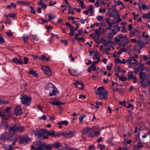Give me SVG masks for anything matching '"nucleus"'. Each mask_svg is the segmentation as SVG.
I'll use <instances>...</instances> for the list:
<instances>
[{
    "label": "nucleus",
    "instance_id": "obj_1",
    "mask_svg": "<svg viewBox=\"0 0 150 150\" xmlns=\"http://www.w3.org/2000/svg\"><path fill=\"white\" fill-rule=\"evenodd\" d=\"M148 75L145 72L141 71L139 74L140 83L141 86L144 88L149 86L150 84V80L148 79Z\"/></svg>",
    "mask_w": 150,
    "mask_h": 150
},
{
    "label": "nucleus",
    "instance_id": "obj_2",
    "mask_svg": "<svg viewBox=\"0 0 150 150\" xmlns=\"http://www.w3.org/2000/svg\"><path fill=\"white\" fill-rule=\"evenodd\" d=\"M96 94L99 96V98L101 99H106L108 97V92L105 90L103 86L99 87L96 91Z\"/></svg>",
    "mask_w": 150,
    "mask_h": 150
},
{
    "label": "nucleus",
    "instance_id": "obj_3",
    "mask_svg": "<svg viewBox=\"0 0 150 150\" xmlns=\"http://www.w3.org/2000/svg\"><path fill=\"white\" fill-rule=\"evenodd\" d=\"M33 144L34 146H38L42 150H51L52 148V144H46L45 142H42L39 141L34 142Z\"/></svg>",
    "mask_w": 150,
    "mask_h": 150
},
{
    "label": "nucleus",
    "instance_id": "obj_4",
    "mask_svg": "<svg viewBox=\"0 0 150 150\" xmlns=\"http://www.w3.org/2000/svg\"><path fill=\"white\" fill-rule=\"evenodd\" d=\"M47 87L49 91L52 90V92L49 93V96H55L59 94V92L57 89L54 86L53 84L49 83Z\"/></svg>",
    "mask_w": 150,
    "mask_h": 150
},
{
    "label": "nucleus",
    "instance_id": "obj_5",
    "mask_svg": "<svg viewBox=\"0 0 150 150\" xmlns=\"http://www.w3.org/2000/svg\"><path fill=\"white\" fill-rule=\"evenodd\" d=\"M21 103L26 105H29L30 103L31 98L26 95H22L20 97Z\"/></svg>",
    "mask_w": 150,
    "mask_h": 150
},
{
    "label": "nucleus",
    "instance_id": "obj_6",
    "mask_svg": "<svg viewBox=\"0 0 150 150\" xmlns=\"http://www.w3.org/2000/svg\"><path fill=\"white\" fill-rule=\"evenodd\" d=\"M13 139V135L9 134L8 133L5 132L4 133L0 135V139Z\"/></svg>",
    "mask_w": 150,
    "mask_h": 150
},
{
    "label": "nucleus",
    "instance_id": "obj_7",
    "mask_svg": "<svg viewBox=\"0 0 150 150\" xmlns=\"http://www.w3.org/2000/svg\"><path fill=\"white\" fill-rule=\"evenodd\" d=\"M76 132V131H70L67 133L63 132V136L67 138H69L74 136Z\"/></svg>",
    "mask_w": 150,
    "mask_h": 150
},
{
    "label": "nucleus",
    "instance_id": "obj_8",
    "mask_svg": "<svg viewBox=\"0 0 150 150\" xmlns=\"http://www.w3.org/2000/svg\"><path fill=\"white\" fill-rule=\"evenodd\" d=\"M128 61L129 62L127 64L129 66L131 64H135L136 65H137V60L135 59L134 57H129L128 58Z\"/></svg>",
    "mask_w": 150,
    "mask_h": 150
},
{
    "label": "nucleus",
    "instance_id": "obj_9",
    "mask_svg": "<svg viewBox=\"0 0 150 150\" xmlns=\"http://www.w3.org/2000/svg\"><path fill=\"white\" fill-rule=\"evenodd\" d=\"M13 113L17 116L21 115L22 113V111L20 106L16 107L13 110Z\"/></svg>",
    "mask_w": 150,
    "mask_h": 150
},
{
    "label": "nucleus",
    "instance_id": "obj_10",
    "mask_svg": "<svg viewBox=\"0 0 150 150\" xmlns=\"http://www.w3.org/2000/svg\"><path fill=\"white\" fill-rule=\"evenodd\" d=\"M118 37L120 39H124L125 40L124 45H126L129 42V39L127 35H124L122 34H120L118 36Z\"/></svg>",
    "mask_w": 150,
    "mask_h": 150
},
{
    "label": "nucleus",
    "instance_id": "obj_11",
    "mask_svg": "<svg viewBox=\"0 0 150 150\" xmlns=\"http://www.w3.org/2000/svg\"><path fill=\"white\" fill-rule=\"evenodd\" d=\"M74 85L76 87L80 89H83V88L84 85L83 82L80 83L79 82L75 81V82L74 83Z\"/></svg>",
    "mask_w": 150,
    "mask_h": 150
},
{
    "label": "nucleus",
    "instance_id": "obj_12",
    "mask_svg": "<svg viewBox=\"0 0 150 150\" xmlns=\"http://www.w3.org/2000/svg\"><path fill=\"white\" fill-rule=\"evenodd\" d=\"M148 41H146L145 42H143L142 40H138L137 43L138 45L139 46L140 49L142 48L146 45L147 44L149 43V42L150 41V40L148 39Z\"/></svg>",
    "mask_w": 150,
    "mask_h": 150
},
{
    "label": "nucleus",
    "instance_id": "obj_13",
    "mask_svg": "<svg viewBox=\"0 0 150 150\" xmlns=\"http://www.w3.org/2000/svg\"><path fill=\"white\" fill-rule=\"evenodd\" d=\"M91 131L88 134L89 137H96L99 135V132H97V131H93V130Z\"/></svg>",
    "mask_w": 150,
    "mask_h": 150
},
{
    "label": "nucleus",
    "instance_id": "obj_14",
    "mask_svg": "<svg viewBox=\"0 0 150 150\" xmlns=\"http://www.w3.org/2000/svg\"><path fill=\"white\" fill-rule=\"evenodd\" d=\"M13 62L16 64H23V61L20 58L18 59L16 57L13 58L12 59Z\"/></svg>",
    "mask_w": 150,
    "mask_h": 150
},
{
    "label": "nucleus",
    "instance_id": "obj_15",
    "mask_svg": "<svg viewBox=\"0 0 150 150\" xmlns=\"http://www.w3.org/2000/svg\"><path fill=\"white\" fill-rule=\"evenodd\" d=\"M29 140V138L28 137H24L22 138L20 141V143L21 144H24L27 143Z\"/></svg>",
    "mask_w": 150,
    "mask_h": 150
},
{
    "label": "nucleus",
    "instance_id": "obj_16",
    "mask_svg": "<svg viewBox=\"0 0 150 150\" xmlns=\"http://www.w3.org/2000/svg\"><path fill=\"white\" fill-rule=\"evenodd\" d=\"M95 128H88V127L84 129L83 131L82 132V133L83 134H87L91 130H94Z\"/></svg>",
    "mask_w": 150,
    "mask_h": 150
},
{
    "label": "nucleus",
    "instance_id": "obj_17",
    "mask_svg": "<svg viewBox=\"0 0 150 150\" xmlns=\"http://www.w3.org/2000/svg\"><path fill=\"white\" fill-rule=\"evenodd\" d=\"M43 131L45 132V133H46L47 135L49 136H53L54 137V132L53 130H51L50 131H48L46 129H44Z\"/></svg>",
    "mask_w": 150,
    "mask_h": 150
},
{
    "label": "nucleus",
    "instance_id": "obj_18",
    "mask_svg": "<svg viewBox=\"0 0 150 150\" xmlns=\"http://www.w3.org/2000/svg\"><path fill=\"white\" fill-rule=\"evenodd\" d=\"M11 132H17V127H16V125H13L12 127H9L8 133L9 134H11Z\"/></svg>",
    "mask_w": 150,
    "mask_h": 150
},
{
    "label": "nucleus",
    "instance_id": "obj_19",
    "mask_svg": "<svg viewBox=\"0 0 150 150\" xmlns=\"http://www.w3.org/2000/svg\"><path fill=\"white\" fill-rule=\"evenodd\" d=\"M35 135L38 138L42 139V133L38 130L36 131Z\"/></svg>",
    "mask_w": 150,
    "mask_h": 150
},
{
    "label": "nucleus",
    "instance_id": "obj_20",
    "mask_svg": "<svg viewBox=\"0 0 150 150\" xmlns=\"http://www.w3.org/2000/svg\"><path fill=\"white\" fill-rule=\"evenodd\" d=\"M128 78L127 80L129 81V79H132V78L134 76V72L133 71H129L128 73Z\"/></svg>",
    "mask_w": 150,
    "mask_h": 150
},
{
    "label": "nucleus",
    "instance_id": "obj_21",
    "mask_svg": "<svg viewBox=\"0 0 150 150\" xmlns=\"http://www.w3.org/2000/svg\"><path fill=\"white\" fill-rule=\"evenodd\" d=\"M69 73L73 76H76L78 75L77 71L76 70H71L70 69L68 70Z\"/></svg>",
    "mask_w": 150,
    "mask_h": 150
},
{
    "label": "nucleus",
    "instance_id": "obj_22",
    "mask_svg": "<svg viewBox=\"0 0 150 150\" xmlns=\"http://www.w3.org/2000/svg\"><path fill=\"white\" fill-rule=\"evenodd\" d=\"M25 127L22 126H19L17 127V132H22L25 130Z\"/></svg>",
    "mask_w": 150,
    "mask_h": 150
},
{
    "label": "nucleus",
    "instance_id": "obj_23",
    "mask_svg": "<svg viewBox=\"0 0 150 150\" xmlns=\"http://www.w3.org/2000/svg\"><path fill=\"white\" fill-rule=\"evenodd\" d=\"M17 3L20 4L22 5L25 6H28L29 4V3L27 1H18L17 2Z\"/></svg>",
    "mask_w": 150,
    "mask_h": 150
},
{
    "label": "nucleus",
    "instance_id": "obj_24",
    "mask_svg": "<svg viewBox=\"0 0 150 150\" xmlns=\"http://www.w3.org/2000/svg\"><path fill=\"white\" fill-rule=\"evenodd\" d=\"M0 117L4 120H6L8 119L7 116L4 112H1L0 111Z\"/></svg>",
    "mask_w": 150,
    "mask_h": 150
},
{
    "label": "nucleus",
    "instance_id": "obj_25",
    "mask_svg": "<svg viewBox=\"0 0 150 150\" xmlns=\"http://www.w3.org/2000/svg\"><path fill=\"white\" fill-rule=\"evenodd\" d=\"M9 101L8 100H4L2 98H0V105L4 104H7L9 103Z\"/></svg>",
    "mask_w": 150,
    "mask_h": 150
},
{
    "label": "nucleus",
    "instance_id": "obj_26",
    "mask_svg": "<svg viewBox=\"0 0 150 150\" xmlns=\"http://www.w3.org/2000/svg\"><path fill=\"white\" fill-rule=\"evenodd\" d=\"M138 33H139V31L137 29H134L130 33L129 35L132 37H134L135 36V34Z\"/></svg>",
    "mask_w": 150,
    "mask_h": 150
},
{
    "label": "nucleus",
    "instance_id": "obj_27",
    "mask_svg": "<svg viewBox=\"0 0 150 150\" xmlns=\"http://www.w3.org/2000/svg\"><path fill=\"white\" fill-rule=\"evenodd\" d=\"M68 8L69 9V12L68 14H74V8L70 6H68Z\"/></svg>",
    "mask_w": 150,
    "mask_h": 150
},
{
    "label": "nucleus",
    "instance_id": "obj_28",
    "mask_svg": "<svg viewBox=\"0 0 150 150\" xmlns=\"http://www.w3.org/2000/svg\"><path fill=\"white\" fill-rule=\"evenodd\" d=\"M52 147L57 149L59 148L60 146V143L59 142H56L52 144Z\"/></svg>",
    "mask_w": 150,
    "mask_h": 150
},
{
    "label": "nucleus",
    "instance_id": "obj_29",
    "mask_svg": "<svg viewBox=\"0 0 150 150\" xmlns=\"http://www.w3.org/2000/svg\"><path fill=\"white\" fill-rule=\"evenodd\" d=\"M86 117V115L83 114H82L81 115H80L79 117V123L81 124L82 122L83 121V119Z\"/></svg>",
    "mask_w": 150,
    "mask_h": 150
},
{
    "label": "nucleus",
    "instance_id": "obj_30",
    "mask_svg": "<svg viewBox=\"0 0 150 150\" xmlns=\"http://www.w3.org/2000/svg\"><path fill=\"white\" fill-rule=\"evenodd\" d=\"M29 74H30L33 75V76L35 77L38 76V74L36 73L35 71H33L32 70H31L28 72Z\"/></svg>",
    "mask_w": 150,
    "mask_h": 150
},
{
    "label": "nucleus",
    "instance_id": "obj_31",
    "mask_svg": "<svg viewBox=\"0 0 150 150\" xmlns=\"http://www.w3.org/2000/svg\"><path fill=\"white\" fill-rule=\"evenodd\" d=\"M68 122L67 121L64 120L62 121L61 122H57V124L59 125H67L68 124Z\"/></svg>",
    "mask_w": 150,
    "mask_h": 150
},
{
    "label": "nucleus",
    "instance_id": "obj_32",
    "mask_svg": "<svg viewBox=\"0 0 150 150\" xmlns=\"http://www.w3.org/2000/svg\"><path fill=\"white\" fill-rule=\"evenodd\" d=\"M63 132H57L56 133H54V137H57L61 136H63Z\"/></svg>",
    "mask_w": 150,
    "mask_h": 150
},
{
    "label": "nucleus",
    "instance_id": "obj_33",
    "mask_svg": "<svg viewBox=\"0 0 150 150\" xmlns=\"http://www.w3.org/2000/svg\"><path fill=\"white\" fill-rule=\"evenodd\" d=\"M49 103L52 104L53 105H56L57 106L60 105L62 104V103L61 102L59 101L54 102L50 101Z\"/></svg>",
    "mask_w": 150,
    "mask_h": 150
},
{
    "label": "nucleus",
    "instance_id": "obj_34",
    "mask_svg": "<svg viewBox=\"0 0 150 150\" xmlns=\"http://www.w3.org/2000/svg\"><path fill=\"white\" fill-rule=\"evenodd\" d=\"M50 60V58L49 57H46L45 55H42L41 57L40 58V60L42 61H48Z\"/></svg>",
    "mask_w": 150,
    "mask_h": 150
},
{
    "label": "nucleus",
    "instance_id": "obj_35",
    "mask_svg": "<svg viewBox=\"0 0 150 150\" xmlns=\"http://www.w3.org/2000/svg\"><path fill=\"white\" fill-rule=\"evenodd\" d=\"M44 73L45 74L47 75L48 76H50L51 75L52 72L50 69L47 71H45Z\"/></svg>",
    "mask_w": 150,
    "mask_h": 150
},
{
    "label": "nucleus",
    "instance_id": "obj_36",
    "mask_svg": "<svg viewBox=\"0 0 150 150\" xmlns=\"http://www.w3.org/2000/svg\"><path fill=\"white\" fill-rule=\"evenodd\" d=\"M23 37L24 42L25 43H27V42L29 39V37L28 36L26 35L25 34L23 35Z\"/></svg>",
    "mask_w": 150,
    "mask_h": 150
},
{
    "label": "nucleus",
    "instance_id": "obj_37",
    "mask_svg": "<svg viewBox=\"0 0 150 150\" xmlns=\"http://www.w3.org/2000/svg\"><path fill=\"white\" fill-rule=\"evenodd\" d=\"M96 105L95 107L97 109H98L99 108V105L101 106L103 105V103L102 102H99L98 101L96 102Z\"/></svg>",
    "mask_w": 150,
    "mask_h": 150
},
{
    "label": "nucleus",
    "instance_id": "obj_38",
    "mask_svg": "<svg viewBox=\"0 0 150 150\" xmlns=\"http://www.w3.org/2000/svg\"><path fill=\"white\" fill-rule=\"evenodd\" d=\"M70 33L69 34V35L72 36L74 34L75 31L73 29V27L70 28Z\"/></svg>",
    "mask_w": 150,
    "mask_h": 150
},
{
    "label": "nucleus",
    "instance_id": "obj_39",
    "mask_svg": "<svg viewBox=\"0 0 150 150\" xmlns=\"http://www.w3.org/2000/svg\"><path fill=\"white\" fill-rule=\"evenodd\" d=\"M94 56L96 58L97 60L98 61H100V56L99 55V54L98 52L94 54Z\"/></svg>",
    "mask_w": 150,
    "mask_h": 150
},
{
    "label": "nucleus",
    "instance_id": "obj_40",
    "mask_svg": "<svg viewBox=\"0 0 150 150\" xmlns=\"http://www.w3.org/2000/svg\"><path fill=\"white\" fill-rule=\"evenodd\" d=\"M56 15L53 14H52V15H48V18L50 20H52L54 18L56 17Z\"/></svg>",
    "mask_w": 150,
    "mask_h": 150
},
{
    "label": "nucleus",
    "instance_id": "obj_41",
    "mask_svg": "<svg viewBox=\"0 0 150 150\" xmlns=\"http://www.w3.org/2000/svg\"><path fill=\"white\" fill-rule=\"evenodd\" d=\"M98 148L100 149L101 150H103L105 148V145H102L100 144H99L98 146Z\"/></svg>",
    "mask_w": 150,
    "mask_h": 150
},
{
    "label": "nucleus",
    "instance_id": "obj_42",
    "mask_svg": "<svg viewBox=\"0 0 150 150\" xmlns=\"http://www.w3.org/2000/svg\"><path fill=\"white\" fill-rule=\"evenodd\" d=\"M42 69L44 70V72L45 71H47L50 68L48 66H44L42 67Z\"/></svg>",
    "mask_w": 150,
    "mask_h": 150
},
{
    "label": "nucleus",
    "instance_id": "obj_43",
    "mask_svg": "<svg viewBox=\"0 0 150 150\" xmlns=\"http://www.w3.org/2000/svg\"><path fill=\"white\" fill-rule=\"evenodd\" d=\"M9 139L10 140V141H12V140L13 141V142L11 145H12V146L14 145L15 144L16 142L17 141L16 138L15 137H14L13 136V139H12L11 138V139Z\"/></svg>",
    "mask_w": 150,
    "mask_h": 150
},
{
    "label": "nucleus",
    "instance_id": "obj_44",
    "mask_svg": "<svg viewBox=\"0 0 150 150\" xmlns=\"http://www.w3.org/2000/svg\"><path fill=\"white\" fill-rule=\"evenodd\" d=\"M9 16L10 17L13 19H15L16 16V15L15 14L11 13H9Z\"/></svg>",
    "mask_w": 150,
    "mask_h": 150
},
{
    "label": "nucleus",
    "instance_id": "obj_45",
    "mask_svg": "<svg viewBox=\"0 0 150 150\" xmlns=\"http://www.w3.org/2000/svg\"><path fill=\"white\" fill-rule=\"evenodd\" d=\"M32 38L31 39V40H35L37 41H38L39 40V37H37L36 36L32 35Z\"/></svg>",
    "mask_w": 150,
    "mask_h": 150
},
{
    "label": "nucleus",
    "instance_id": "obj_46",
    "mask_svg": "<svg viewBox=\"0 0 150 150\" xmlns=\"http://www.w3.org/2000/svg\"><path fill=\"white\" fill-rule=\"evenodd\" d=\"M119 79L120 80L122 81H125L127 79V78L125 77L123 75H122L120 76Z\"/></svg>",
    "mask_w": 150,
    "mask_h": 150
},
{
    "label": "nucleus",
    "instance_id": "obj_47",
    "mask_svg": "<svg viewBox=\"0 0 150 150\" xmlns=\"http://www.w3.org/2000/svg\"><path fill=\"white\" fill-rule=\"evenodd\" d=\"M23 60L24 61V63L23 64H27L29 61V59L28 58L26 57H25Z\"/></svg>",
    "mask_w": 150,
    "mask_h": 150
},
{
    "label": "nucleus",
    "instance_id": "obj_48",
    "mask_svg": "<svg viewBox=\"0 0 150 150\" xmlns=\"http://www.w3.org/2000/svg\"><path fill=\"white\" fill-rule=\"evenodd\" d=\"M46 2V0H40V1L37 3V4L38 5H41L44 4V2Z\"/></svg>",
    "mask_w": 150,
    "mask_h": 150
},
{
    "label": "nucleus",
    "instance_id": "obj_49",
    "mask_svg": "<svg viewBox=\"0 0 150 150\" xmlns=\"http://www.w3.org/2000/svg\"><path fill=\"white\" fill-rule=\"evenodd\" d=\"M113 91L114 92L117 91L120 93H121L122 92L121 89H119L118 88H116L114 89H113Z\"/></svg>",
    "mask_w": 150,
    "mask_h": 150
},
{
    "label": "nucleus",
    "instance_id": "obj_50",
    "mask_svg": "<svg viewBox=\"0 0 150 150\" xmlns=\"http://www.w3.org/2000/svg\"><path fill=\"white\" fill-rule=\"evenodd\" d=\"M30 12L33 14H35V11L33 7L32 6H30Z\"/></svg>",
    "mask_w": 150,
    "mask_h": 150
},
{
    "label": "nucleus",
    "instance_id": "obj_51",
    "mask_svg": "<svg viewBox=\"0 0 150 150\" xmlns=\"http://www.w3.org/2000/svg\"><path fill=\"white\" fill-rule=\"evenodd\" d=\"M46 116L44 115H43L42 117H39V119L40 120H46Z\"/></svg>",
    "mask_w": 150,
    "mask_h": 150
},
{
    "label": "nucleus",
    "instance_id": "obj_52",
    "mask_svg": "<svg viewBox=\"0 0 150 150\" xmlns=\"http://www.w3.org/2000/svg\"><path fill=\"white\" fill-rule=\"evenodd\" d=\"M97 19L99 21H101L103 19V16H98L97 17Z\"/></svg>",
    "mask_w": 150,
    "mask_h": 150
},
{
    "label": "nucleus",
    "instance_id": "obj_53",
    "mask_svg": "<svg viewBox=\"0 0 150 150\" xmlns=\"http://www.w3.org/2000/svg\"><path fill=\"white\" fill-rule=\"evenodd\" d=\"M113 35L111 33H110L108 35V38L110 39H112L113 38Z\"/></svg>",
    "mask_w": 150,
    "mask_h": 150
},
{
    "label": "nucleus",
    "instance_id": "obj_54",
    "mask_svg": "<svg viewBox=\"0 0 150 150\" xmlns=\"http://www.w3.org/2000/svg\"><path fill=\"white\" fill-rule=\"evenodd\" d=\"M150 15L148 14V13L147 14H145L144 15H143L142 17L143 18H146V19H148L149 18V16Z\"/></svg>",
    "mask_w": 150,
    "mask_h": 150
},
{
    "label": "nucleus",
    "instance_id": "obj_55",
    "mask_svg": "<svg viewBox=\"0 0 150 150\" xmlns=\"http://www.w3.org/2000/svg\"><path fill=\"white\" fill-rule=\"evenodd\" d=\"M139 70V69L138 68L136 67H134V71L135 73V75H136L137 74L138 71Z\"/></svg>",
    "mask_w": 150,
    "mask_h": 150
},
{
    "label": "nucleus",
    "instance_id": "obj_56",
    "mask_svg": "<svg viewBox=\"0 0 150 150\" xmlns=\"http://www.w3.org/2000/svg\"><path fill=\"white\" fill-rule=\"evenodd\" d=\"M10 108L11 107H7L6 108L5 111L8 114H9L10 113Z\"/></svg>",
    "mask_w": 150,
    "mask_h": 150
},
{
    "label": "nucleus",
    "instance_id": "obj_57",
    "mask_svg": "<svg viewBox=\"0 0 150 150\" xmlns=\"http://www.w3.org/2000/svg\"><path fill=\"white\" fill-rule=\"evenodd\" d=\"M56 4V1L52 2V1H51L50 2L49 5L50 6H51L54 5Z\"/></svg>",
    "mask_w": 150,
    "mask_h": 150
},
{
    "label": "nucleus",
    "instance_id": "obj_58",
    "mask_svg": "<svg viewBox=\"0 0 150 150\" xmlns=\"http://www.w3.org/2000/svg\"><path fill=\"white\" fill-rule=\"evenodd\" d=\"M127 62H129L128 59L126 60L125 59H123L121 60V64H125Z\"/></svg>",
    "mask_w": 150,
    "mask_h": 150
},
{
    "label": "nucleus",
    "instance_id": "obj_59",
    "mask_svg": "<svg viewBox=\"0 0 150 150\" xmlns=\"http://www.w3.org/2000/svg\"><path fill=\"white\" fill-rule=\"evenodd\" d=\"M126 101L125 100H123L122 101H120L119 102V104L120 105H124V106H125Z\"/></svg>",
    "mask_w": 150,
    "mask_h": 150
},
{
    "label": "nucleus",
    "instance_id": "obj_60",
    "mask_svg": "<svg viewBox=\"0 0 150 150\" xmlns=\"http://www.w3.org/2000/svg\"><path fill=\"white\" fill-rule=\"evenodd\" d=\"M131 41L132 43H137L138 42H137V40L135 38L131 39Z\"/></svg>",
    "mask_w": 150,
    "mask_h": 150
},
{
    "label": "nucleus",
    "instance_id": "obj_61",
    "mask_svg": "<svg viewBox=\"0 0 150 150\" xmlns=\"http://www.w3.org/2000/svg\"><path fill=\"white\" fill-rule=\"evenodd\" d=\"M115 71L119 72L121 71V69L120 67H118L116 68Z\"/></svg>",
    "mask_w": 150,
    "mask_h": 150
},
{
    "label": "nucleus",
    "instance_id": "obj_62",
    "mask_svg": "<svg viewBox=\"0 0 150 150\" xmlns=\"http://www.w3.org/2000/svg\"><path fill=\"white\" fill-rule=\"evenodd\" d=\"M137 146L138 148H142L143 147L142 143L140 142H139L138 143V145Z\"/></svg>",
    "mask_w": 150,
    "mask_h": 150
},
{
    "label": "nucleus",
    "instance_id": "obj_63",
    "mask_svg": "<svg viewBox=\"0 0 150 150\" xmlns=\"http://www.w3.org/2000/svg\"><path fill=\"white\" fill-rule=\"evenodd\" d=\"M82 98L83 99H85L86 98V96H84L82 94H80L79 95V99H81V98Z\"/></svg>",
    "mask_w": 150,
    "mask_h": 150
},
{
    "label": "nucleus",
    "instance_id": "obj_64",
    "mask_svg": "<svg viewBox=\"0 0 150 150\" xmlns=\"http://www.w3.org/2000/svg\"><path fill=\"white\" fill-rule=\"evenodd\" d=\"M83 3L84 2H83V1H80V4H81L80 6L83 8H85V7L83 5Z\"/></svg>",
    "mask_w": 150,
    "mask_h": 150
}]
</instances>
